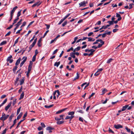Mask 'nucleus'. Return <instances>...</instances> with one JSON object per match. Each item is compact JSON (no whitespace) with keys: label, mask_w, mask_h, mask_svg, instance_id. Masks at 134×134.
Returning a JSON list of instances; mask_svg holds the SVG:
<instances>
[{"label":"nucleus","mask_w":134,"mask_h":134,"mask_svg":"<svg viewBox=\"0 0 134 134\" xmlns=\"http://www.w3.org/2000/svg\"><path fill=\"white\" fill-rule=\"evenodd\" d=\"M67 21H65L62 24V26L63 27H64L67 24Z\"/></svg>","instance_id":"nucleus-37"},{"label":"nucleus","mask_w":134,"mask_h":134,"mask_svg":"<svg viewBox=\"0 0 134 134\" xmlns=\"http://www.w3.org/2000/svg\"><path fill=\"white\" fill-rule=\"evenodd\" d=\"M17 99H15L13 100V105H14L16 103V101Z\"/></svg>","instance_id":"nucleus-35"},{"label":"nucleus","mask_w":134,"mask_h":134,"mask_svg":"<svg viewBox=\"0 0 134 134\" xmlns=\"http://www.w3.org/2000/svg\"><path fill=\"white\" fill-rule=\"evenodd\" d=\"M95 51V50H94L93 49H90L89 51V52H91L93 53Z\"/></svg>","instance_id":"nucleus-50"},{"label":"nucleus","mask_w":134,"mask_h":134,"mask_svg":"<svg viewBox=\"0 0 134 134\" xmlns=\"http://www.w3.org/2000/svg\"><path fill=\"white\" fill-rule=\"evenodd\" d=\"M41 126L43 128H44L46 127V126L44 124L43 122H41Z\"/></svg>","instance_id":"nucleus-38"},{"label":"nucleus","mask_w":134,"mask_h":134,"mask_svg":"<svg viewBox=\"0 0 134 134\" xmlns=\"http://www.w3.org/2000/svg\"><path fill=\"white\" fill-rule=\"evenodd\" d=\"M12 104V101H11L9 103H8L7 105L5 107V109L6 111H7L8 109L9 108L11 105Z\"/></svg>","instance_id":"nucleus-8"},{"label":"nucleus","mask_w":134,"mask_h":134,"mask_svg":"<svg viewBox=\"0 0 134 134\" xmlns=\"http://www.w3.org/2000/svg\"><path fill=\"white\" fill-rule=\"evenodd\" d=\"M54 129V128H52L51 127L49 126L48 127H47L46 128V130H53Z\"/></svg>","instance_id":"nucleus-25"},{"label":"nucleus","mask_w":134,"mask_h":134,"mask_svg":"<svg viewBox=\"0 0 134 134\" xmlns=\"http://www.w3.org/2000/svg\"><path fill=\"white\" fill-rule=\"evenodd\" d=\"M75 54H74V52H72L70 54V55L71 56L74 58H75Z\"/></svg>","instance_id":"nucleus-24"},{"label":"nucleus","mask_w":134,"mask_h":134,"mask_svg":"<svg viewBox=\"0 0 134 134\" xmlns=\"http://www.w3.org/2000/svg\"><path fill=\"white\" fill-rule=\"evenodd\" d=\"M60 62H55L54 64V66H56L57 67H58L60 65Z\"/></svg>","instance_id":"nucleus-22"},{"label":"nucleus","mask_w":134,"mask_h":134,"mask_svg":"<svg viewBox=\"0 0 134 134\" xmlns=\"http://www.w3.org/2000/svg\"><path fill=\"white\" fill-rule=\"evenodd\" d=\"M19 19V18H17L16 19H14V21L13 25L14 24L16 23L17 21Z\"/></svg>","instance_id":"nucleus-30"},{"label":"nucleus","mask_w":134,"mask_h":134,"mask_svg":"<svg viewBox=\"0 0 134 134\" xmlns=\"http://www.w3.org/2000/svg\"><path fill=\"white\" fill-rule=\"evenodd\" d=\"M38 52L37 49H36L35 51V54L34 55L36 56L37 54H38Z\"/></svg>","instance_id":"nucleus-53"},{"label":"nucleus","mask_w":134,"mask_h":134,"mask_svg":"<svg viewBox=\"0 0 134 134\" xmlns=\"http://www.w3.org/2000/svg\"><path fill=\"white\" fill-rule=\"evenodd\" d=\"M7 131L6 129H5L3 131V132L2 134H5Z\"/></svg>","instance_id":"nucleus-51"},{"label":"nucleus","mask_w":134,"mask_h":134,"mask_svg":"<svg viewBox=\"0 0 134 134\" xmlns=\"http://www.w3.org/2000/svg\"><path fill=\"white\" fill-rule=\"evenodd\" d=\"M54 92H55V96H57V98L60 95V92L59 90H57L56 91H55Z\"/></svg>","instance_id":"nucleus-13"},{"label":"nucleus","mask_w":134,"mask_h":134,"mask_svg":"<svg viewBox=\"0 0 134 134\" xmlns=\"http://www.w3.org/2000/svg\"><path fill=\"white\" fill-rule=\"evenodd\" d=\"M118 30V29H114L113 30V32H115L117 31Z\"/></svg>","instance_id":"nucleus-64"},{"label":"nucleus","mask_w":134,"mask_h":134,"mask_svg":"<svg viewBox=\"0 0 134 134\" xmlns=\"http://www.w3.org/2000/svg\"><path fill=\"white\" fill-rule=\"evenodd\" d=\"M13 25L12 24V25H11L10 26L8 27L7 29V30H9L13 26Z\"/></svg>","instance_id":"nucleus-59"},{"label":"nucleus","mask_w":134,"mask_h":134,"mask_svg":"<svg viewBox=\"0 0 134 134\" xmlns=\"http://www.w3.org/2000/svg\"><path fill=\"white\" fill-rule=\"evenodd\" d=\"M14 115L13 114H12L11 115L9 116V120L10 121H11L12 120V118L14 117Z\"/></svg>","instance_id":"nucleus-26"},{"label":"nucleus","mask_w":134,"mask_h":134,"mask_svg":"<svg viewBox=\"0 0 134 134\" xmlns=\"http://www.w3.org/2000/svg\"><path fill=\"white\" fill-rule=\"evenodd\" d=\"M36 56L35 55H34L32 58V62H34L35 61L36 58Z\"/></svg>","instance_id":"nucleus-39"},{"label":"nucleus","mask_w":134,"mask_h":134,"mask_svg":"<svg viewBox=\"0 0 134 134\" xmlns=\"http://www.w3.org/2000/svg\"><path fill=\"white\" fill-rule=\"evenodd\" d=\"M41 39L40 38L38 41L37 43V45L38 47H40L41 46Z\"/></svg>","instance_id":"nucleus-19"},{"label":"nucleus","mask_w":134,"mask_h":134,"mask_svg":"<svg viewBox=\"0 0 134 134\" xmlns=\"http://www.w3.org/2000/svg\"><path fill=\"white\" fill-rule=\"evenodd\" d=\"M49 31L48 30H47V31H46L45 33L44 34L43 38L44 37L47 35V34L49 32Z\"/></svg>","instance_id":"nucleus-47"},{"label":"nucleus","mask_w":134,"mask_h":134,"mask_svg":"<svg viewBox=\"0 0 134 134\" xmlns=\"http://www.w3.org/2000/svg\"><path fill=\"white\" fill-rule=\"evenodd\" d=\"M75 113V112L74 111H71V112H69L68 113V115H74V114Z\"/></svg>","instance_id":"nucleus-21"},{"label":"nucleus","mask_w":134,"mask_h":134,"mask_svg":"<svg viewBox=\"0 0 134 134\" xmlns=\"http://www.w3.org/2000/svg\"><path fill=\"white\" fill-rule=\"evenodd\" d=\"M25 119H23V120H21L18 124L17 126L16 127V128H17L18 126H19L20 125V124H21V123L23 122V121H24Z\"/></svg>","instance_id":"nucleus-23"},{"label":"nucleus","mask_w":134,"mask_h":134,"mask_svg":"<svg viewBox=\"0 0 134 134\" xmlns=\"http://www.w3.org/2000/svg\"><path fill=\"white\" fill-rule=\"evenodd\" d=\"M80 48L81 47H77L76 48H75L74 50H73V52H75L76 51H79L80 49Z\"/></svg>","instance_id":"nucleus-16"},{"label":"nucleus","mask_w":134,"mask_h":134,"mask_svg":"<svg viewBox=\"0 0 134 134\" xmlns=\"http://www.w3.org/2000/svg\"><path fill=\"white\" fill-rule=\"evenodd\" d=\"M37 129L38 131H41L42 129V128L41 126H39L37 128Z\"/></svg>","instance_id":"nucleus-62"},{"label":"nucleus","mask_w":134,"mask_h":134,"mask_svg":"<svg viewBox=\"0 0 134 134\" xmlns=\"http://www.w3.org/2000/svg\"><path fill=\"white\" fill-rule=\"evenodd\" d=\"M21 60V58H19L17 60L15 63V65L16 66L18 65L19 64Z\"/></svg>","instance_id":"nucleus-14"},{"label":"nucleus","mask_w":134,"mask_h":134,"mask_svg":"<svg viewBox=\"0 0 134 134\" xmlns=\"http://www.w3.org/2000/svg\"><path fill=\"white\" fill-rule=\"evenodd\" d=\"M27 113H26L24 115L23 117V119H25V118L27 116Z\"/></svg>","instance_id":"nucleus-61"},{"label":"nucleus","mask_w":134,"mask_h":134,"mask_svg":"<svg viewBox=\"0 0 134 134\" xmlns=\"http://www.w3.org/2000/svg\"><path fill=\"white\" fill-rule=\"evenodd\" d=\"M19 37H18L15 41L14 42L15 44H16L18 42L19 39Z\"/></svg>","instance_id":"nucleus-44"},{"label":"nucleus","mask_w":134,"mask_h":134,"mask_svg":"<svg viewBox=\"0 0 134 134\" xmlns=\"http://www.w3.org/2000/svg\"><path fill=\"white\" fill-rule=\"evenodd\" d=\"M103 69L102 68H100L97 71L99 72H100Z\"/></svg>","instance_id":"nucleus-58"},{"label":"nucleus","mask_w":134,"mask_h":134,"mask_svg":"<svg viewBox=\"0 0 134 134\" xmlns=\"http://www.w3.org/2000/svg\"><path fill=\"white\" fill-rule=\"evenodd\" d=\"M7 43V42L6 41H3L1 42L0 44V46H2L4 44H5Z\"/></svg>","instance_id":"nucleus-28"},{"label":"nucleus","mask_w":134,"mask_h":134,"mask_svg":"<svg viewBox=\"0 0 134 134\" xmlns=\"http://www.w3.org/2000/svg\"><path fill=\"white\" fill-rule=\"evenodd\" d=\"M45 25L47 27L46 29H48L50 27V25H48V24H45Z\"/></svg>","instance_id":"nucleus-41"},{"label":"nucleus","mask_w":134,"mask_h":134,"mask_svg":"<svg viewBox=\"0 0 134 134\" xmlns=\"http://www.w3.org/2000/svg\"><path fill=\"white\" fill-rule=\"evenodd\" d=\"M73 50V48L72 47H71L70 48L68 49L67 52H69L70 51H72Z\"/></svg>","instance_id":"nucleus-40"},{"label":"nucleus","mask_w":134,"mask_h":134,"mask_svg":"<svg viewBox=\"0 0 134 134\" xmlns=\"http://www.w3.org/2000/svg\"><path fill=\"white\" fill-rule=\"evenodd\" d=\"M26 22L25 21L23 23L22 25H21V27L24 26H25L26 25Z\"/></svg>","instance_id":"nucleus-46"},{"label":"nucleus","mask_w":134,"mask_h":134,"mask_svg":"<svg viewBox=\"0 0 134 134\" xmlns=\"http://www.w3.org/2000/svg\"><path fill=\"white\" fill-rule=\"evenodd\" d=\"M17 8L18 7L17 6H16L15 7H14L10 13V15H11V16L13 15L14 12Z\"/></svg>","instance_id":"nucleus-5"},{"label":"nucleus","mask_w":134,"mask_h":134,"mask_svg":"<svg viewBox=\"0 0 134 134\" xmlns=\"http://www.w3.org/2000/svg\"><path fill=\"white\" fill-rule=\"evenodd\" d=\"M21 11V10H20V11H19L18 12V14H17V18H19V17L20 15Z\"/></svg>","instance_id":"nucleus-31"},{"label":"nucleus","mask_w":134,"mask_h":134,"mask_svg":"<svg viewBox=\"0 0 134 134\" xmlns=\"http://www.w3.org/2000/svg\"><path fill=\"white\" fill-rule=\"evenodd\" d=\"M30 71H30V70H28L27 72L26 73V75H27V77L29 76V73H30Z\"/></svg>","instance_id":"nucleus-52"},{"label":"nucleus","mask_w":134,"mask_h":134,"mask_svg":"<svg viewBox=\"0 0 134 134\" xmlns=\"http://www.w3.org/2000/svg\"><path fill=\"white\" fill-rule=\"evenodd\" d=\"M65 20L64 18L63 19H62L59 22V23L58 24V25H60V24L63 21Z\"/></svg>","instance_id":"nucleus-29"},{"label":"nucleus","mask_w":134,"mask_h":134,"mask_svg":"<svg viewBox=\"0 0 134 134\" xmlns=\"http://www.w3.org/2000/svg\"><path fill=\"white\" fill-rule=\"evenodd\" d=\"M100 73V72H99L97 71V72L94 74V75L95 76H98Z\"/></svg>","instance_id":"nucleus-45"},{"label":"nucleus","mask_w":134,"mask_h":134,"mask_svg":"<svg viewBox=\"0 0 134 134\" xmlns=\"http://www.w3.org/2000/svg\"><path fill=\"white\" fill-rule=\"evenodd\" d=\"M87 3V1H83V2H82L80 3H79V5H80V7H85L86 5V4Z\"/></svg>","instance_id":"nucleus-3"},{"label":"nucleus","mask_w":134,"mask_h":134,"mask_svg":"<svg viewBox=\"0 0 134 134\" xmlns=\"http://www.w3.org/2000/svg\"><path fill=\"white\" fill-rule=\"evenodd\" d=\"M107 91V90L105 88L102 89V93L101 95H103L105 94L106 92Z\"/></svg>","instance_id":"nucleus-15"},{"label":"nucleus","mask_w":134,"mask_h":134,"mask_svg":"<svg viewBox=\"0 0 134 134\" xmlns=\"http://www.w3.org/2000/svg\"><path fill=\"white\" fill-rule=\"evenodd\" d=\"M24 79H21V80H20V85H21L24 83Z\"/></svg>","instance_id":"nucleus-27"},{"label":"nucleus","mask_w":134,"mask_h":134,"mask_svg":"<svg viewBox=\"0 0 134 134\" xmlns=\"http://www.w3.org/2000/svg\"><path fill=\"white\" fill-rule=\"evenodd\" d=\"M9 116V115H6L4 113H3L2 114V116L0 118L1 120L3 121H4L8 118Z\"/></svg>","instance_id":"nucleus-1"},{"label":"nucleus","mask_w":134,"mask_h":134,"mask_svg":"<svg viewBox=\"0 0 134 134\" xmlns=\"http://www.w3.org/2000/svg\"><path fill=\"white\" fill-rule=\"evenodd\" d=\"M12 56L11 55H10L8 57L7 59V61L8 62H9L10 63H12L13 61V60L11 59V58H12Z\"/></svg>","instance_id":"nucleus-4"},{"label":"nucleus","mask_w":134,"mask_h":134,"mask_svg":"<svg viewBox=\"0 0 134 134\" xmlns=\"http://www.w3.org/2000/svg\"><path fill=\"white\" fill-rule=\"evenodd\" d=\"M102 40L100 39H98L96 40V41L95 42H94L93 43V44H97V43H98V42H100L101 41H102Z\"/></svg>","instance_id":"nucleus-17"},{"label":"nucleus","mask_w":134,"mask_h":134,"mask_svg":"<svg viewBox=\"0 0 134 134\" xmlns=\"http://www.w3.org/2000/svg\"><path fill=\"white\" fill-rule=\"evenodd\" d=\"M100 42L101 43V44H99L97 46V48H100L104 43V42L102 40V41H101Z\"/></svg>","instance_id":"nucleus-10"},{"label":"nucleus","mask_w":134,"mask_h":134,"mask_svg":"<svg viewBox=\"0 0 134 134\" xmlns=\"http://www.w3.org/2000/svg\"><path fill=\"white\" fill-rule=\"evenodd\" d=\"M24 92H23L21 94L20 96V98L19 99L20 100V99H22L23 98L24 96Z\"/></svg>","instance_id":"nucleus-20"},{"label":"nucleus","mask_w":134,"mask_h":134,"mask_svg":"<svg viewBox=\"0 0 134 134\" xmlns=\"http://www.w3.org/2000/svg\"><path fill=\"white\" fill-rule=\"evenodd\" d=\"M108 23L110 25H113L114 24L113 21H108Z\"/></svg>","instance_id":"nucleus-33"},{"label":"nucleus","mask_w":134,"mask_h":134,"mask_svg":"<svg viewBox=\"0 0 134 134\" xmlns=\"http://www.w3.org/2000/svg\"><path fill=\"white\" fill-rule=\"evenodd\" d=\"M114 127L116 129H118L119 128H122V126L120 124L115 125H114Z\"/></svg>","instance_id":"nucleus-6"},{"label":"nucleus","mask_w":134,"mask_h":134,"mask_svg":"<svg viewBox=\"0 0 134 134\" xmlns=\"http://www.w3.org/2000/svg\"><path fill=\"white\" fill-rule=\"evenodd\" d=\"M23 59H24V60H23V61L21 62V63L20 65V66L21 67L22 65H23V64H24L25 62H26V60L27 58L26 57H24L23 58Z\"/></svg>","instance_id":"nucleus-7"},{"label":"nucleus","mask_w":134,"mask_h":134,"mask_svg":"<svg viewBox=\"0 0 134 134\" xmlns=\"http://www.w3.org/2000/svg\"><path fill=\"white\" fill-rule=\"evenodd\" d=\"M125 129L127 130V131L128 132H129L131 131L130 129L128 128L127 126L125 127Z\"/></svg>","instance_id":"nucleus-34"},{"label":"nucleus","mask_w":134,"mask_h":134,"mask_svg":"<svg viewBox=\"0 0 134 134\" xmlns=\"http://www.w3.org/2000/svg\"><path fill=\"white\" fill-rule=\"evenodd\" d=\"M133 4L132 3H131L129 4V6L130 7L129 8V9H131L132 8V5H133Z\"/></svg>","instance_id":"nucleus-57"},{"label":"nucleus","mask_w":134,"mask_h":134,"mask_svg":"<svg viewBox=\"0 0 134 134\" xmlns=\"http://www.w3.org/2000/svg\"><path fill=\"white\" fill-rule=\"evenodd\" d=\"M41 3L40 1H38V2H37L36 3L34 4L32 6V7H34L37 5L38 6L39 5H40V4Z\"/></svg>","instance_id":"nucleus-9"},{"label":"nucleus","mask_w":134,"mask_h":134,"mask_svg":"<svg viewBox=\"0 0 134 134\" xmlns=\"http://www.w3.org/2000/svg\"><path fill=\"white\" fill-rule=\"evenodd\" d=\"M33 64V63L31 61H30V64L29 65V66L32 67Z\"/></svg>","instance_id":"nucleus-55"},{"label":"nucleus","mask_w":134,"mask_h":134,"mask_svg":"<svg viewBox=\"0 0 134 134\" xmlns=\"http://www.w3.org/2000/svg\"><path fill=\"white\" fill-rule=\"evenodd\" d=\"M21 24L20 23H19L18 22V23L15 25L16 26V27L17 28H18L19 26Z\"/></svg>","instance_id":"nucleus-42"},{"label":"nucleus","mask_w":134,"mask_h":134,"mask_svg":"<svg viewBox=\"0 0 134 134\" xmlns=\"http://www.w3.org/2000/svg\"><path fill=\"white\" fill-rule=\"evenodd\" d=\"M108 131L109 132H111L112 134L114 133V131H113L111 130L110 128H109Z\"/></svg>","instance_id":"nucleus-48"},{"label":"nucleus","mask_w":134,"mask_h":134,"mask_svg":"<svg viewBox=\"0 0 134 134\" xmlns=\"http://www.w3.org/2000/svg\"><path fill=\"white\" fill-rule=\"evenodd\" d=\"M58 50V49H56L54 51V52L53 53H52L53 55H54V54H55L56 53H57Z\"/></svg>","instance_id":"nucleus-60"},{"label":"nucleus","mask_w":134,"mask_h":134,"mask_svg":"<svg viewBox=\"0 0 134 134\" xmlns=\"http://www.w3.org/2000/svg\"><path fill=\"white\" fill-rule=\"evenodd\" d=\"M11 32L10 31H9L7 34L5 35V36H9L11 34Z\"/></svg>","instance_id":"nucleus-54"},{"label":"nucleus","mask_w":134,"mask_h":134,"mask_svg":"<svg viewBox=\"0 0 134 134\" xmlns=\"http://www.w3.org/2000/svg\"><path fill=\"white\" fill-rule=\"evenodd\" d=\"M101 23V22L100 21H99L97 22L96 23V25H100V24Z\"/></svg>","instance_id":"nucleus-63"},{"label":"nucleus","mask_w":134,"mask_h":134,"mask_svg":"<svg viewBox=\"0 0 134 134\" xmlns=\"http://www.w3.org/2000/svg\"><path fill=\"white\" fill-rule=\"evenodd\" d=\"M95 94V93H92L89 97V98L90 99Z\"/></svg>","instance_id":"nucleus-56"},{"label":"nucleus","mask_w":134,"mask_h":134,"mask_svg":"<svg viewBox=\"0 0 134 134\" xmlns=\"http://www.w3.org/2000/svg\"><path fill=\"white\" fill-rule=\"evenodd\" d=\"M64 116V115H60L59 117L58 116H56L55 117V120L57 121H59L61 120H63L64 119L63 117Z\"/></svg>","instance_id":"nucleus-2"},{"label":"nucleus","mask_w":134,"mask_h":134,"mask_svg":"<svg viewBox=\"0 0 134 134\" xmlns=\"http://www.w3.org/2000/svg\"><path fill=\"white\" fill-rule=\"evenodd\" d=\"M128 107L129 105H125V106L122 107L121 111H123L125 110Z\"/></svg>","instance_id":"nucleus-11"},{"label":"nucleus","mask_w":134,"mask_h":134,"mask_svg":"<svg viewBox=\"0 0 134 134\" xmlns=\"http://www.w3.org/2000/svg\"><path fill=\"white\" fill-rule=\"evenodd\" d=\"M77 112L79 113H81L82 114H83V112L82 111V110H78L77 111Z\"/></svg>","instance_id":"nucleus-49"},{"label":"nucleus","mask_w":134,"mask_h":134,"mask_svg":"<svg viewBox=\"0 0 134 134\" xmlns=\"http://www.w3.org/2000/svg\"><path fill=\"white\" fill-rule=\"evenodd\" d=\"M113 59L111 58L107 60V63L108 64L110 63L113 60Z\"/></svg>","instance_id":"nucleus-32"},{"label":"nucleus","mask_w":134,"mask_h":134,"mask_svg":"<svg viewBox=\"0 0 134 134\" xmlns=\"http://www.w3.org/2000/svg\"><path fill=\"white\" fill-rule=\"evenodd\" d=\"M18 67L17 66H15L13 69V70L14 72H15L17 69Z\"/></svg>","instance_id":"nucleus-43"},{"label":"nucleus","mask_w":134,"mask_h":134,"mask_svg":"<svg viewBox=\"0 0 134 134\" xmlns=\"http://www.w3.org/2000/svg\"><path fill=\"white\" fill-rule=\"evenodd\" d=\"M66 109V108H65L62 109H61L60 110H59L58 111L56 112V114H60L62 113V112L65 111V110Z\"/></svg>","instance_id":"nucleus-12"},{"label":"nucleus","mask_w":134,"mask_h":134,"mask_svg":"<svg viewBox=\"0 0 134 134\" xmlns=\"http://www.w3.org/2000/svg\"><path fill=\"white\" fill-rule=\"evenodd\" d=\"M58 121L57 122V124L58 125H60L64 123V121Z\"/></svg>","instance_id":"nucleus-18"},{"label":"nucleus","mask_w":134,"mask_h":134,"mask_svg":"<svg viewBox=\"0 0 134 134\" xmlns=\"http://www.w3.org/2000/svg\"><path fill=\"white\" fill-rule=\"evenodd\" d=\"M21 108V107H20L17 109L16 113L17 115L19 113L20 110Z\"/></svg>","instance_id":"nucleus-36"}]
</instances>
